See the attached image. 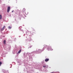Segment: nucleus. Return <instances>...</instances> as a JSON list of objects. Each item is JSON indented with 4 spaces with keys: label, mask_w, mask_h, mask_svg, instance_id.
I'll return each mask as SVG.
<instances>
[{
    "label": "nucleus",
    "mask_w": 73,
    "mask_h": 73,
    "mask_svg": "<svg viewBox=\"0 0 73 73\" xmlns=\"http://www.w3.org/2000/svg\"><path fill=\"white\" fill-rule=\"evenodd\" d=\"M10 9H11V7H8L7 8V12H9Z\"/></svg>",
    "instance_id": "nucleus-1"
},
{
    "label": "nucleus",
    "mask_w": 73,
    "mask_h": 73,
    "mask_svg": "<svg viewBox=\"0 0 73 73\" xmlns=\"http://www.w3.org/2000/svg\"><path fill=\"white\" fill-rule=\"evenodd\" d=\"M47 49L48 50H53V49H52V48H51V47H49V48H48Z\"/></svg>",
    "instance_id": "nucleus-2"
},
{
    "label": "nucleus",
    "mask_w": 73,
    "mask_h": 73,
    "mask_svg": "<svg viewBox=\"0 0 73 73\" xmlns=\"http://www.w3.org/2000/svg\"><path fill=\"white\" fill-rule=\"evenodd\" d=\"M5 26H4L2 29H1V31H3V30L5 29Z\"/></svg>",
    "instance_id": "nucleus-3"
},
{
    "label": "nucleus",
    "mask_w": 73,
    "mask_h": 73,
    "mask_svg": "<svg viewBox=\"0 0 73 73\" xmlns=\"http://www.w3.org/2000/svg\"><path fill=\"white\" fill-rule=\"evenodd\" d=\"M49 60V59H46L45 60V61L46 62H47V61H48Z\"/></svg>",
    "instance_id": "nucleus-4"
},
{
    "label": "nucleus",
    "mask_w": 73,
    "mask_h": 73,
    "mask_svg": "<svg viewBox=\"0 0 73 73\" xmlns=\"http://www.w3.org/2000/svg\"><path fill=\"white\" fill-rule=\"evenodd\" d=\"M3 43L4 44H6V40H4Z\"/></svg>",
    "instance_id": "nucleus-5"
},
{
    "label": "nucleus",
    "mask_w": 73,
    "mask_h": 73,
    "mask_svg": "<svg viewBox=\"0 0 73 73\" xmlns=\"http://www.w3.org/2000/svg\"><path fill=\"white\" fill-rule=\"evenodd\" d=\"M2 19V16H1V15H0V20H1Z\"/></svg>",
    "instance_id": "nucleus-6"
},
{
    "label": "nucleus",
    "mask_w": 73,
    "mask_h": 73,
    "mask_svg": "<svg viewBox=\"0 0 73 73\" xmlns=\"http://www.w3.org/2000/svg\"><path fill=\"white\" fill-rule=\"evenodd\" d=\"M21 50L20 49L19 50V51L18 52V53H20L21 52Z\"/></svg>",
    "instance_id": "nucleus-7"
},
{
    "label": "nucleus",
    "mask_w": 73,
    "mask_h": 73,
    "mask_svg": "<svg viewBox=\"0 0 73 73\" xmlns=\"http://www.w3.org/2000/svg\"><path fill=\"white\" fill-rule=\"evenodd\" d=\"M8 28H9V29H11V28H12V27L10 26H9L8 27Z\"/></svg>",
    "instance_id": "nucleus-8"
},
{
    "label": "nucleus",
    "mask_w": 73,
    "mask_h": 73,
    "mask_svg": "<svg viewBox=\"0 0 73 73\" xmlns=\"http://www.w3.org/2000/svg\"><path fill=\"white\" fill-rule=\"evenodd\" d=\"M1 64H2V62H0V66H1Z\"/></svg>",
    "instance_id": "nucleus-9"
},
{
    "label": "nucleus",
    "mask_w": 73,
    "mask_h": 73,
    "mask_svg": "<svg viewBox=\"0 0 73 73\" xmlns=\"http://www.w3.org/2000/svg\"><path fill=\"white\" fill-rule=\"evenodd\" d=\"M43 68H45V67H46V66H43Z\"/></svg>",
    "instance_id": "nucleus-10"
},
{
    "label": "nucleus",
    "mask_w": 73,
    "mask_h": 73,
    "mask_svg": "<svg viewBox=\"0 0 73 73\" xmlns=\"http://www.w3.org/2000/svg\"><path fill=\"white\" fill-rule=\"evenodd\" d=\"M12 12H13V11H12Z\"/></svg>",
    "instance_id": "nucleus-11"
}]
</instances>
